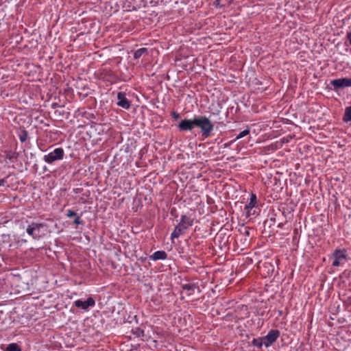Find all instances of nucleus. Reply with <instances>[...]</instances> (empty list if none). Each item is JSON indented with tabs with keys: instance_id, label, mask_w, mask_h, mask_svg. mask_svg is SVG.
Instances as JSON below:
<instances>
[{
	"instance_id": "nucleus-1",
	"label": "nucleus",
	"mask_w": 351,
	"mask_h": 351,
	"mask_svg": "<svg viewBox=\"0 0 351 351\" xmlns=\"http://www.w3.org/2000/svg\"><path fill=\"white\" fill-rule=\"evenodd\" d=\"M195 127L200 129L202 139L210 137L214 130V124L206 116H195Z\"/></svg>"
},
{
	"instance_id": "nucleus-2",
	"label": "nucleus",
	"mask_w": 351,
	"mask_h": 351,
	"mask_svg": "<svg viewBox=\"0 0 351 351\" xmlns=\"http://www.w3.org/2000/svg\"><path fill=\"white\" fill-rule=\"evenodd\" d=\"M193 224V220L190 217L183 215L181 217L180 221L175 227L174 230L171 234V239L178 238L182 235L185 231Z\"/></svg>"
},
{
	"instance_id": "nucleus-3",
	"label": "nucleus",
	"mask_w": 351,
	"mask_h": 351,
	"mask_svg": "<svg viewBox=\"0 0 351 351\" xmlns=\"http://www.w3.org/2000/svg\"><path fill=\"white\" fill-rule=\"evenodd\" d=\"M124 267L125 274L136 276L138 279L144 278L147 274L148 267L147 265H122L120 270Z\"/></svg>"
},
{
	"instance_id": "nucleus-4",
	"label": "nucleus",
	"mask_w": 351,
	"mask_h": 351,
	"mask_svg": "<svg viewBox=\"0 0 351 351\" xmlns=\"http://www.w3.org/2000/svg\"><path fill=\"white\" fill-rule=\"evenodd\" d=\"M332 259V263H341L351 261L350 248H338L335 249L330 256Z\"/></svg>"
},
{
	"instance_id": "nucleus-5",
	"label": "nucleus",
	"mask_w": 351,
	"mask_h": 351,
	"mask_svg": "<svg viewBox=\"0 0 351 351\" xmlns=\"http://www.w3.org/2000/svg\"><path fill=\"white\" fill-rule=\"evenodd\" d=\"M45 227L46 225L45 223L32 222L27 226L26 232L29 236L32 237L34 239H40L45 234V233L42 231V229Z\"/></svg>"
},
{
	"instance_id": "nucleus-6",
	"label": "nucleus",
	"mask_w": 351,
	"mask_h": 351,
	"mask_svg": "<svg viewBox=\"0 0 351 351\" xmlns=\"http://www.w3.org/2000/svg\"><path fill=\"white\" fill-rule=\"evenodd\" d=\"M64 156V151L62 147L54 149L52 152L43 156V160L48 164H52L57 160H62Z\"/></svg>"
},
{
	"instance_id": "nucleus-7",
	"label": "nucleus",
	"mask_w": 351,
	"mask_h": 351,
	"mask_svg": "<svg viewBox=\"0 0 351 351\" xmlns=\"http://www.w3.org/2000/svg\"><path fill=\"white\" fill-rule=\"evenodd\" d=\"M330 84L333 86L334 90L351 87V78L343 77L335 79L330 81Z\"/></svg>"
},
{
	"instance_id": "nucleus-8",
	"label": "nucleus",
	"mask_w": 351,
	"mask_h": 351,
	"mask_svg": "<svg viewBox=\"0 0 351 351\" xmlns=\"http://www.w3.org/2000/svg\"><path fill=\"white\" fill-rule=\"evenodd\" d=\"M180 286L182 290L186 291V294L187 296H191L197 291V293H200L201 290L197 283L189 282L186 281L185 282H181Z\"/></svg>"
},
{
	"instance_id": "nucleus-9",
	"label": "nucleus",
	"mask_w": 351,
	"mask_h": 351,
	"mask_svg": "<svg viewBox=\"0 0 351 351\" xmlns=\"http://www.w3.org/2000/svg\"><path fill=\"white\" fill-rule=\"evenodd\" d=\"M195 127V116L192 119H183L178 125L180 132L192 131Z\"/></svg>"
},
{
	"instance_id": "nucleus-10",
	"label": "nucleus",
	"mask_w": 351,
	"mask_h": 351,
	"mask_svg": "<svg viewBox=\"0 0 351 351\" xmlns=\"http://www.w3.org/2000/svg\"><path fill=\"white\" fill-rule=\"evenodd\" d=\"M279 336L280 331L278 330H271L267 335L263 337L264 339V345L266 347L270 346L277 340Z\"/></svg>"
},
{
	"instance_id": "nucleus-11",
	"label": "nucleus",
	"mask_w": 351,
	"mask_h": 351,
	"mask_svg": "<svg viewBox=\"0 0 351 351\" xmlns=\"http://www.w3.org/2000/svg\"><path fill=\"white\" fill-rule=\"evenodd\" d=\"M95 301L92 297H89L86 300L82 301L77 300L74 302L73 305L77 308H80L84 311H88L90 307L94 306Z\"/></svg>"
},
{
	"instance_id": "nucleus-12",
	"label": "nucleus",
	"mask_w": 351,
	"mask_h": 351,
	"mask_svg": "<svg viewBox=\"0 0 351 351\" xmlns=\"http://www.w3.org/2000/svg\"><path fill=\"white\" fill-rule=\"evenodd\" d=\"M256 271H258L263 278H266L270 274H272L275 270L274 265H256Z\"/></svg>"
},
{
	"instance_id": "nucleus-13",
	"label": "nucleus",
	"mask_w": 351,
	"mask_h": 351,
	"mask_svg": "<svg viewBox=\"0 0 351 351\" xmlns=\"http://www.w3.org/2000/svg\"><path fill=\"white\" fill-rule=\"evenodd\" d=\"M117 105L124 109H129L131 106V101L126 97L125 93L123 92H119L117 93Z\"/></svg>"
},
{
	"instance_id": "nucleus-14",
	"label": "nucleus",
	"mask_w": 351,
	"mask_h": 351,
	"mask_svg": "<svg viewBox=\"0 0 351 351\" xmlns=\"http://www.w3.org/2000/svg\"><path fill=\"white\" fill-rule=\"evenodd\" d=\"M167 254L165 251H157L155 252L152 255L149 256H145L144 258H142L143 261H156L158 260H164L167 258Z\"/></svg>"
},
{
	"instance_id": "nucleus-15",
	"label": "nucleus",
	"mask_w": 351,
	"mask_h": 351,
	"mask_svg": "<svg viewBox=\"0 0 351 351\" xmlns=\"http://www.w3.org/2000/svg\"><path fill=\"white\" fill-rule=\"evenodd\" d=\"M240 237L245 238H250V241L254 238V232L255 230L250 227H244L243 230H239Z\"/></svg>"
},
{
	"instance_id": "nucleus-16",
	"label": "nucleus",
	"mask_w": 351,
	"mask_h": 351,
	"mask_svg": "<svg viewBox=\"0 0 351 351\" xmlns=\"http://www.w3.org/2000/svg\"><path fill=\"white\" fill-rule=\"evenodd\" d=\"M239 241L241 243L240 247L242 250H243L249 247L250 243V238H245V237H242L239 235L237 236L236 242L239 243Z\"/></svg>"
},
{
	"instance_id": "nucleus-17",
	"label": "nucleus",
	"mask_w": 351,
	"mask_h": 351,
	"mask_svg": "<svg viewBox=\"0 0 351 351\" xmlns=\"http://www.w3.org/2000/svg\"><path fill=\"white\" fill-rule=\"evenodd\" d=\"M257 203L256 195L254 193L250 195V202L245 206V210H252Z\"/></svg>"
},
{
	"instance_id": "nucleus-18",
	"label": "nucleus",
	"mask_w": 351,
	"mask_h": 351,
	"mask_svg": "<svg viewBox=\"0 0 351 351\" xmlns=\"http://www.w3.org/2000/svg\"><path fill=\"white\" fill-rule=\"evenodd\" d=\"M145 54H148V49L147 48L143 47L140 48L135 51L134 53V59H139L142 56Z\"/></svg>"
},
{
	"instance_id": "nucleus-19",
	"label": "nucleus",
	"mask_w": 351,
	"mask_h": 351,
	"mask_svg": "<svg viewBox=\"0 0 351 351\" xmlns=\"http://www.w3.org/2000/svg\"><path fill=\"white\" fill-rule=\"evenodd\" d=\"M4 153L5 158L8 160L16 159L19 157V153L16 152H12L11 150H5Z\"/></svg>"
},
{
	"instance_id": "nucleus-20",
	"label": "nucleus",
	"mask_w": 351,
	"mask_h": 351,
	"mask_svg": "<svg viewBox=\"0 0 351 351\" xmlns=\"http://www.w3.org/2000/svg\"><path fill=\"white\" fill-rule=\"evenodd\" d=\"M343 121L346 123L351 121V106L346 108Z\"/></svg>"
},
{
	"instance_id": "nucleus-21",
	"label": "nucleus",
	"mask_w": 351,
	"mask_h": 351,
	"mask_svg": "<svg viewBox=\"0 0 351 351\" xmlns=\"http://www.w3.org/2000/svg\"><path fill=\"white\" fill-rule=\"evenodd\" d=\"M250 132V128H247L246 129H245L244 130H243L242 132H241L237 136L236 138L232 141L230 143H234L235 141H237V140L240 139V138H242L243 137H245V136L248 135Z\"/></svg>"
},
{
	"instance_id": "nucleus-22",
	"label": "nucleus",
	"mask_w": 351,
	"mask_h": 351,
	"mask_svg": "<svg viewBox=\"0 0 351 351\" xmlns=\"http://www.w3.org/2000/svg\"><path fill=\"white\" fill-rule=\"evenodd\" d=\"M21 348L16 343H12L7 346L4 351H21Z\"/></svg>"
},
{
	"instance_id": "nucleus-23",
	"label": "nucleus",
	"mask_w": 351,
	"mask_h": 351,
	"mask_svg": "<svg viewBox=\"0 0 351 351\" xmlns=\"http://www.w3.org/2000/svg\"><path fill=\"white\" fill-rule=\"evenodd\" d=\"M252 343L254 346L261 348L264 344L263 337L254 339L252 341Z\"/></svg>"
},
{
	"instance_id": "nucleus-24",
	"label": "nucleus",
	"mask_w": 351,
	"mask_h": 351,
	"mask_svg": "<svg viewBox=\"0 0 351 351\" xmlns=\"http://www.w3.org/2000/svg\"><path fill=\"white\" fill-rule=\"evenodd\" d=\"M132 333L137 337L144 336V330L139 327H136L132 330Z\"/></svg>"
},
{
	"instance_id": "nucleus-25",
	"label": "nucleus",
	"mask_w": 351,
	"mask_h": 351,
	"mask_svg": "<svg viewBox=\"0 0 351 351\" xmlns=\"http://www.w3.org/2000/svg\"><path fill=\"white\" fill-rule=\"evenodd\" d=\"M28 137L27 132L25 130H22L21 131V134H19V139L20 141L23 143L25 142Z\"/></svg>"
},
{
	"instance_id": "nucleus-26",
	"label": "nucleus",
	"mask_w": 351,
	"mask_h": 351,
	"mask_svg": "<svg viewBox=\"0 0 351 351\" xmlns=\"http://www.w3.org/2000/svg\"><path fill=\"white\" fill-rule=\"evenodd\" d=\"M73 223L75 225H81L83 224L84 222L81 219L80 217L77 215L73 220Z\"/></svg>"
},
{
	"instance_id": "nucleus-27",
	"label": "nucleus",
	"mask_w": 351,
	"mask_h": 351,
	"mask_svg": "<svg viewBox=\"0 0 351 351\" xmlns=\"http://www.w3.org/2000/svg\"><path fill=\"white\" fill-rule=\"evenodd\" d=\"M77 214L72 210H67V213H66V217H69V218H71L72 217H75Z\"/></svg>"
},
{
	"instance_id": "nucleus-28",
	"label": "nucleus",
	"mask_w": 351,
	"mask_h": 351,
	"mask_svg": "<svg viewBox=\"0 0 351 351\" xmlns=\"http://www.w3.org/2000/svg\"><path fill=\"white\" fill-rule=\"evenodd\" d=\"M171 116L174 119L175 121H177L180 118V114L176 111H172L171 112Z\"/></svg>"
},
{
	"instance_id": "nucleus-29",
	"label": "nucleus",
	"mask_w": 351,
	"mask_h": 351,
	"mask_svg": "<svg viewBox=\"0 0 351 351\" xmlns=\"http://www.w3.org/2000/svg\"><path fill=\"white\" fill-rule=\"evenodd\" d=\"M246 211V215L247 217H250L252 215H256V210L253 209L252 210H245Z\"/></svg>"
},
{
	"instance_id": "nucleus-30",
	"label": "nucleus",
	"mask_w": 351,
	"mask_h": 351,
	"mask_svg": "<svg viewBox=\"0 0 351 351\" xmlns=\"http://www.w3.org/2000/svg\"><path fill=\"white\" fill-rule=\"evenodd\" d=\"M346 38L348 40L350 45H351V30L347 32Z\"/></svg>"
},
{
	"instance_id": "nucleus-31",
	"label": "nucleus",
	"mask_w": 351,
	"mask_h": 351,
	"mask_svg": "<svg viewBox=\"0 0 351 351\" xmlns=\"http://www.w3.org/2000/svg\"><path fill=\"white\" fill-rule=\"evenodd\" d=\"M7 183V178L0 179V186H4Z\"/></svg>"
},
{
	"instance_id": "nucleus-32",
	"label": "nucleus",
	"mask_w": 351,
	"mask_h": 351,
	"mask_svg": "<svg viewBox=\"0 0 351 351\" xmlns=\"http://www.w3.org/2000/svg\"><path fill=\"white\" fill-rule=\"evenodd\" d=\"M170 214L172 215V216H174V217H177L176 215V209L175 208H173L171 209V211H170Z\"/></svg>"
},
{
	"instance_id": "nucleus-33",
	"label": "nucleus",
	"mask_w": 351,
	"mask_h": 351,
	"mask_svg": "<svg viewBox=\"0 0 351 351\" xmlns=\"http://www.w3.org/2000/svg\"><path fill=\"white\" fill-rule=\"evenodd\" d=\"M345 304L348 306L351 305V298H348L346 300L344 301Z\"/></svg>"
},
{
	"instance_id": "nucleus-34",
	"label": "nucleus",
	"mask_w": 351,
	"mask_h": 351,
	"mask_svg": "<svg viewBox=\"0 0 351 351\" xmlns=\"http://www.w3.org/2000/svg\"><path fill=\"white\" fill-rule=\"evenodd\" d=\"M57 106H58V104H57V103H53V104H52V108H55Z\"/></svg>"
},
{
	"instance_id": "nucleus-35",
	"label": "nucleus",
	"mask_w": 351,
	"mask_h": 351,
	"mask_svg": "<svg viewBox=\"0 0 351 351\" xmlns=\"http://www.w3.org/2000/svg\"><path fill=\"white\" fill-rule=\"evenodd\" d=\"M111 266H112V267L113 269H117V265L112 264V265H111Z\"/></svg>"
},
{
	"instance_id": "nucleus-36",
	"label": "nucleus",
	"mask_w": 351,
	"mask_h": 351,
	"mask_svg": "<svg viewBox=\"0 0 351 351\" xmlns=\"http://www.w3.org/2000/svg\"><path fill=\"white\" fill-rule=\"evenodd\" d=\"M219 1H220V0H216V1H215V3L216 5H217V4H218V3L219 2Z\"/></svg>"
}]
</instances>
